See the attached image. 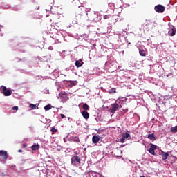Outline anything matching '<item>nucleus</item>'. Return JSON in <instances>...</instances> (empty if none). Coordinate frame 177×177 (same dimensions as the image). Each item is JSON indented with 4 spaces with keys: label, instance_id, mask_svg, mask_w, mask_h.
<instances>
[{
    "label": "nucleus",
    "instance_id": "f257e3e1",
    "mask_svg": "<svg viewBox=\"0 0 177 177\" xmlns=\"http://www.w3.org/2000/svg\"><path fill=\"white\" fill-rule=\"evenodd\" d=\"M0 92H1L4 96H10V95H12V89L8 88L5 86H1L0 87Z\"/></svg>",
    "mask_w": 177,
    "mask_h": 177
},
{
    "label": "nucleus",
    "instance_id": "f03ea898",
    "mask_svg": "<svg viewBox=\"0 0 177 177\" xmlns=\"http://www.w3.org/2000/svg\"><path fill=\"white\" fill-rule=\"evenodd\" d=\"M71 164L74 167H75L77 164H81V158L78 156H73L71 158Z\"/></svg>",
    "mask_w": 177,
    "mask_h": 177
},
{
    "label": "nucleus",
    "instance_id": "7ed1b4c3",
    "mask_svg": "<svg viewBox=\"0 0 177 177\" xmlns=\"http://www.w3.org/2000/svg\"><path fill=\"white\" fill-rule=\"evenodd\" d=\"M154 10L157 13H164L165 12V8L161 4H158L154 7Z\"/></svg>",
    "mask_w": 177,
    "mask_h": 177
},
{
    "label": "nucleus",
    "instance_id": "20e7f679",
    "mask_svg": "<svg viewBox=\"0 0 177 177\" xmlns=\"http://www.w3.org/2000/svg\"><path fill=\"white\" fill-rule=\"evenodd\" d=\"M150 148L148 149L149 153H150V154H152V156H156V150H157V145L153 144V143H150Z\"/></svg>",
    "mask_w": 177,
    "mask_h": 177
},
{
    "label": "nucleus",
    "instance_id": "39448f33",
    "mask_svg": "<svg viewBox=\"0 0 177 177\" xmlns=\"http://www.w3.org/2000/svg\"><path fill=\"white\" fill-rule=\"evenodd\" d=\"M176 34V28L174 26H171L169 28L168 35L169 37H174Z\"/></svg>",
    "mask_w": 177,
    "mask_h": 177
},
{
    "label": "nucleus",
    "instance_id": "423d86ee",
    "mask_svg": "<svg viewBox=\"0 0 177 177\" xmlns=\"http://www.w3.org/2000/svg\"><path fill=\"white\" fill-rule=\"evenodd\" d=\"M125 139H131V135L128 132L122 134V138L120 139L121 143H125Z\"/></svg>",
    "mask_w": 177,
    "mask_h": 177
},
{
    "label": "nucleus",
    "instance_id": "0eeeda50",
    "mask_svg": "<svg viewBox=\"0 0 177 177\" xmlns=\"http://www.w3.org/2000/svg\"><path fill=\"white\" fill-rule=\"evenodd\" d=\"M8 151L3 150L0 151V157H2V160H8Z\"/></svg>",
    "mask_w": 177,
    "mask_h": 177
},
{
    "label": "nucleus",
    "instance_id": "6e6552de",
    "mask_svg": "<svg viewBox=\"0 0 177 177\" xmlns=\"http://www.w3.org/2000/svg\"><path fill=\"white\" fill-rule=\"evenodd\" d=\"M111 112L114 114V113H115V111H117L118 110V107H120V105H118V104L115 103V104H111Z\"/></svg>",
    "mask_w": 177,
    "mask_h": 177
},
{
    "label": "nucleus",
    "instance_id": "1a4fd4ad",
    "mask_svg": "<svg viewBox=\"0 0 177 177\" xmlns=\"http://www.w3.org/2000/svg\"><path fill=\"white\" fill-rule=\"evenodd\" d=\"M146 52H147L146 48H143V47L139 48V53L143 57H146Z\"/></svg>",
    "mask_w": 177,
    "mask_h": 177
},
{
    "label": "nucleus",
    "instance_id": "9d476101",
    "mask_svg": "<svg viewBox=\"0 0 177 177\" xmlns=\"http://www.w3.org/2000/svg\"><path fill=\"white\" fill-rule=\"evenodd\" d=\"M92 140H93V143H97L99 142V140H100V136L97 135V136H94L92 138Z\"/></svg>",
    "mask_w": 177,
    "mask_h": 177
},
{
    "label": "nucleus",
    "instance_id": "9b49d317",
    "mask_svg": "<svg viewBox=\"0 0 177 177\" xmlns=\"http://www.w3.org/2000/svg\"><path fill=\"white\" fill-rule=\"evenodd\" d=\"M161 156H162V161H165V160H167V158H168V156H169V154L167 152H164V151H161Z\"/></svg>",
    "mask_w": 177,
    "mask_h": 177
},
{
    "label": "nucleus",
    "instance_id": "f8f14e48",
    "mask_svg": "<svg viewBox=\"0 0 177 177\" xmlns=\"http://www.w3.org/2000/svg\"><path fill=\"white\" fill-rule=\"evenodd\" d=\"M82 115L85 118V120H88V118H89V113L86 111H83L82 112Z\"/></svg>",
    "mask_w": 177,
    "mask_h": 177
},
{
    "label": "nucleus",
    "instance_id": "ddd939ff",
    "mask_svg": "<svg viewBox=\"0 0 177 177\" xmlns=\"http://www.w3.org/2000/svg\"><path fill=\"white\" fill-rule=\"evenodd\" d=\"M148 139H149L150 140H156V136L154 135V133H151V134H148V136H147Z\"/></svg>",
    "mask_w": 177,
    "mask_h": 177
},
{
    "label": "nucleus",
    "instance_id": "4468645a",
    "mask_svg": "<svg viewBox=\"0 0 177 177\" xmlns=\"http://www.w3.org/2000/svg\"><path fill=\"white\" fill-rule=\"evenodd\" d=\"M75 64L76 67L80 68V67H82V64H84V62H82V63L81 64V60H80V61L77 60V61L75 62Z\"/></svg>",
    "mask_w": 177,
    "mask_h": 177
},
{
    "label": "nucleus",
    "instance_id": "2eb2a0df",
    "mask_svg": "<svg viewBox=\"0 0 177 177\" xmlns=\"http://www.w3.org/2000/svg\"><path fill=\"white\" fill-rule=\"evenodd\" d=\"M32 150L35 151V150H39V145H37V144H34L32 147H31Z\"/></svg>",
    "mask_w": 177,
    "mask_h": 177
},
{
    "label": "nucleus",
    "instance_id": "dca6fc26",
    "mask_svg": "<svg viewBox=\"0 0 177 177\" xmlns=\"http://www.w3.org/2000/svg\"><path fill=\"white\" fill-rule=\"evenodd\" d=\"M170 132H172V133H176L177 132V125L174 127H171L170 129Z\"/></svg>",
    "mask_w": 177,
    "mask_h": 177
},
{
    "label": "nucleus",
    "instance_id": "f3484780",
    "mask_svg": "<svg viewBox=\"0 0 177 177\" xmlns=\"http://www.w3.org/2000/svg\"><path fill=\"white\" fill-rule=\"evenodd\" d=\"M51 109H55V106H51L50 104H49L45 106L46 111L48 110H50Z\"/></svg>",
    "mask_w": 177,
    "mask_h": 177
},
{
    "label": "nucleus",
    "instance_id": "a211bd4d",
    "mask_svg": "<svg viewBox=\"0 0 177 177\" xmlns=\"http://www.w3.org/2000/svg\"><path fill=\"white\" fill-rule=\"evenodd\" d=\"M149 23L142 24L143 30H149Z\"/></svg>",
    "mask_w": 177,
    "mask_h": 177
},
{
    "label": "nucleus",
    "instance_id": "6ab92c4d",
    "mask_svg": "<svg viewBox=\"0 0 177 177\" xmlns=\"http://www.w3.org/2000/svg\"><path fill=\"white\" fill-rule=\"evenodd\" d=\"M109 93H117V91L115 90V88H112L109 90Z\"/></svg>",
    "mask_w": 177,
    "mask_h": 177
},
{
    "label": "nucleus",
    "instance_id": "aec40b11",
    "mask_svg": "<svg viewBox=\"0 0 177 177\" xmlns=\"http://www.w3.org/2000/svg\"><path fill=\"white\" fill-rule=\"evenodd\" d=\"M83 109L84 111H86V110H89V106L87 104H84Z\"/></svg>",
    "mask_w": 177,
    "mask_h": 177
},
{
    "label": "nucleus",
    "instance_id": "412c9836",
    "mask_svg": "<svg viewBox=\"0 0 177 177\" xmlns=\"http://www.w3.org/2000/svg\"><path fill=\"white\" fill-rule=\"evenodd\" d=\"M30 109H32V110H35V109H37V105L30 104Z\"/></svg>",
    "mask_w": 177,
    "mask_h": 177
},
{
    "label": "nucleus",
    "instance_id": "4be33fe9",
    "mask_svg": "<svg viewBox=\"0 0 177 177\" xmlns=\"http://www.w3.org/2000/svg\"><path fill=\"white\" fill-rule=\"evenodd\" d=\"M51 132H52V134L53 135V133H56V132H57V129H56V128L55 127H52Z\"/></svg>",
    "mask_w": 177,
    "mask_h": 177
},
{
    "label": "nucleus",
    "instance_id": "5701e85b",
    "mask_svg": "<svg viewBox=\"0 0 177 177\" xmlns=\"http://www.w3.org/2000/svg\"><path fill=\"white\" fill-rule=\"evenodd\" d=\"M63 95L66 96V95H67V93H66V92H61V93L59 94V96H63Z\"/></svg>",
    "mask_w": 177,
    "mask_h": 177
},
{
    "label": "nucleus",
    "instance_id": "b1692460",
    "mask_svg": "<svg viewBox=\"0 0 177 177\" xmlns=\"http://www.w3.org/2000/svg\"><path fill=\"white\" fill-rule=\"evenodd\" d=\"M12 110H19V107L18 106H14V107H12Z\"/></svg>",
    "mask_w": 177,
    "mask_h": 177
},
{
    "label": "nucleus",
    "instance_id": "393cba45",
    "mask_svg": "<svg viewBox=\"0 0 177 177\" xmlns=\"http://www.w3.org/2000/svg\"><path fill=\"white\" fill-rule=\"evenodd\" d=\"M61 118H66V115H64V114H61Z\"/></svg>",
    "mask_w": 177,
    "mask_h": 177
},
{
    "label": "nucleus",
    "instance_id": "a878e982",
    "mask_svg": "<svg viewBox=\"0 0 177 177\" xmlns=\"http://www.w3.org/2000/svg\"><path fill=\"white\" fill-rule=\"evenodd\" d=\"M18 153H23V150L19 149V150H18Z\"/></svg>",
    "mask_w": 177,
    "mask_h": 177
},
{
    "label": "nucleus",
    "instance_id": "bb28decb",
    "mask_svg": "<svg viewBox=\"0 0 177 177\" xmlns=\"http://www.w3.org/2000/svg\"><path fill=\"white\" fill-rule=\"evenodd\" d=\"M108 17H107V15H106V16H104V19H107Z\"/></svg>",
    "mask_w": 177,
    "mask_h": 177
},
{
    "label": "nucleus",
    "instance_id": "cd10ccee",
    "mask_svg": "<svg viewBox=\"0 0 177 177\" xmlns=\"http://www.w3.org/2000/svg\"><path fill=\"white\" fill-rule=\"evenodd\" d=\"M128 45H131V42L128 43Z\"/></svg>",
    "mask_w": 177,
    "mask_h": 177
},
{
    "label": "nucleus",
    "instance_id": "c85d7f7f",
    "mask_svg": "<svg viewBox=\"0 0 177 177\" xmlns=\"http://www.w3.org/2000/svg\"><path fill=\"white\" fill-rule=\"evenodd\" d=\"M125 111H128V109H125Z\"/></svg>",
    "mask_w": 177,
    "mask_h": 177
},
{
    "label": "nucleus",
    "instance_id": "c756f323",
    "mask_svg": "<svg viewBox=\"0 0 177 177\" xmlns=\"http://www.w3.org/2000/svg\"><path fill=\"white\" fill-rule=\"evenodd\" d=\"M24 147H26V145H24Z\"/></svg>",
    "mask_w": 177,
    "mask_h": 177
}]
</instances>
